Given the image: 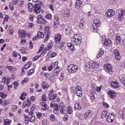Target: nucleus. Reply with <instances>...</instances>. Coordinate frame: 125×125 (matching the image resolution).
<instances>
[{"mask_svg": "<svg viewBox=\"0 0 125 125\" xmlns=\"http://www.w3.org/2000/svg\"><path fill=\"white\" fill-rule=\"evenodd\" d=\"M83 39L80 35L75 34L71 38V42L74 45H80Z\"/></svg>", "mask_w": 125, "mask_h": 125, "instance_id": "1", "label": "nucleus"}, {"mask_svg": "<svg viewBox=\"0 0 125 125\" xmlns=\"http://www.w3.org/2000/svg\"><path fill=\"white\" fill-rule=\"evenodd\" d=\"M78 69L79 67L76 65L74 64H70L67 67V70L69 71V73H70L71 74L76 73V72L78 71Z\"/></svg>", "mask_w": 125, "mask_h": 125, "instance_id": "2", "label": "nucleus"}, {"mask_svg": "<svg viewBox=\"0 0 125 125\" xmlns=\"http://www.w3.org/2000/svg\"><path fill=\"white\" fill-rule=\"evenodd\" d=\"M41 6H42V4H35L33 6V11L35 13L39 14L41 12Z\"/></svg>", "mask_w": 125, "mask_h": 125, "instance_id": "3", "label": "nucleus"}, {"mask_svg": "<svg viewBox=\"0 0 125 125\" xmlns=\"http://www.w3.org/2000/svg\"><path fill=\"white\" fill-rule=\"evenodd\" d=\"M100 21L97 19H95L93 23V27L94 30H97V28L100 26Z\"/></svg>", "mask_w": 125, "mask_h": 125, "instance_id": "4", "label": "nucleus"}, {"mask_svg": "<svg viewBox=\"0 0 125 125\" xmlns=\"http://www.w3.org/2000/svg\"><path fill=\"white\" fill-rule=\"evenodd\" d=\"M115 15V11L113 9H108L107 10L105 16L107 17H112V16Z\"/></svg>", "mask_w": 125, "mask_h": 125, "instance_id": "5", "label": "nucleus"}, {"mask_svg": "<svg viewBox=\"0 0 125 125\" xmlns=\"http://www.w3.org/2000/svg\"><path fill=\"white\" fill-rule=\"evenodd\" d=\"M114 54L115 55V59L116 60L120 61V60H121V55L120 54V51L118 50V49H114Z\"/></svg>", "mask_w": 125, "mask_h": 125, "instance_id": "6", "label": "nucleus"}, {"mask_svg": "<svg viewBox=\"0 0 125 125\" xmlns=\"http://www.w3.org/2000/svg\"><path fill=\"white\" fill-rule=\"evenodd\" d=\"M38 38H40L41 39H43L44 38V34L43 33L38 31L37 34V37H35L33 38V41H37Z\"/></svg>", "mask_w": 125, "mask_h": 125, "instance_id": "7", "label": "nucleus"}, {"mask_svg": "<svg viewBox=\"0 0 125 125\" xmlns=\"http://www.w3.org/2000/svg\"><path fill=\"white\" fill-rule=\"evenodd\" d=\"M32 104L31 102V99H27V101L23 102L22 103V108H25V107H28Z\"/></svg>", "mask_w": 125, "mask_h": 125, "instance_id": "8", "label": "nucleus"}, {"mask_svg": "<svg viewBox=\"0 0 125 125\" xmlns=\"http://www.w3.org/2000/svg\"><path fill=\"white\" fill-rule=\"evenodd\" d=\"M45 33L46 34V35H47L45 39L43 41L44 42H46L47 41H48V39H49V37H50L51 33L48 32V28H45Z\"/></svg>", "mask_w": 125, "mask_h": 125, "instance_id": "9", "label": "nucleus"}, {"mask_svg": "<svg viewBox=\"0 0 125 125\" xmlns=\"http://www.w3.org/2000/svg\"><path fill=\"white\" fill-rule=\"evenodd\" d=\"M58 25H59V18H58V16H55L54 20V28H57Z\"/></svg>", "mask_w": 125, "mask_h": 125, "instance_id": "10", "label": "nucleus"}, {"mask_svg": "<svg viewBox=\"0 0 125 125\" xmlns=\"http://www.w3.org/2000/svg\"><path fill=\"white\" fill-rule=\"evenodd\" d=\"M110 84L112 87H113L115 89H117V88L120 87V84L117 82H110Z\"/></svg>", "mask_w": 125, "mask_h": 125, "instance_id": "11", "label": "nucleus"}, {"mask_svg": "<svg viewBox=\"0 0 125 125\" xmlns=\"http://www.w3.org/2000/svg\"><path fill=\"white\" fill-rule=\"evenodd\" d=\"M114 120H115V116L114 115L110 114L106 117V121L108 123H112Z\"/></svg>", "mask_w": 125, "mask_h": 125, "instance_id": "12", "label": "nucleus"}, {"mask_svg": "<svg viewBox=\"0 0 125 125\" xmlns=\"http://www.w3.org/2000/svg\"><path fill=\"white\" fill-rule=\"evenodd\" d=\"M61 38H62V36H61V34L59 33H58L55 36V42L56 43H58V42L61 41Z\"/></svg>", "mask_w": 125, "mask_h": 125, "instance_id": "13", "label": "nucleus"}, {"mask_svg": "<svg viewBox=\"0 0 125 125\" xmlns=\"http://www.w3.org/2000/svg\"><path fill=\"white\" fill-rule=\"evenodd\" d=\"M125 10L121 9V12H119L118 13V19L119 21H121L122 19H123V17H124V14H125Z\"/></svg>", "mask_w": 125, "mask_h": 125, "instance_id": "14", "label": "nucleus"}, {"mask_svg": "<svg viewBox=\"0 0 125 125\" xmlns=\"http://www.w3.org/2000/svg\"><path fill=\"white\" fill-rule=\"evenodd\" d=\"M104 66L107 72H109V73H111L112 72V65H111V64L106 63L104 64Z\"/></svg>", "mask_w": 125, "mask_h": 125, "instance_id": "15", "label": "nucleus"}, {"mask_svg": "<svg viewBox=\"0 0 125 125\" xmlns=\"http://www.w3.org/2000/svg\"><path fill=\"white\" fill-rule=\"evenodd\" d=\"M19 34L20 38H24L27 36L26 33V31H25L24 30H20L19 31Z\"/></svg>", "mask_w": 125, "mask_h": 125, "instance_id": "16", "label": "nucleus"}, {"mask_svg": "<svg viewBox=\"0 0 125 125\" xmlns=\"http://www.w3.org/2000/svg\"><path fill=\"white\" fill-rule=\"evenodd\" d=\"M99 65V63L97 62H93L91 63V67L92 69H95L96 68H98V66Z\"/></svg>", "mask_w": 125, "mask_h": 125, "instance_id": "17", "label": "nucleus"}, {"mask_svg": "<svg viewBox=\"0 0 125 125\" xmlns=\"http://www.w3.org/2000/svg\"><path fill=\"white\" fill-rule=\"evenodd\" d=\"M109 95L110 96V98H112V99H114L115 97H116V95H117V93L116 92L114 91H109Z\"/></svg>", "mask_w": 125, "mask_h": 125, "instance_id": "18", "label": "nucleus"}, {"mask_svg": "<svg viewBox=\"0 0 125 125\" xmlns=\"http://www.w3.org/2000/svg\"><path fill=\"white\" fill-rule=\"evenodd\" d=\"M82 4H83V2L81 0H77L76 1V3L75 5L76 8H77V9L80 8L82 6Z\"/></svg>", "mask_w": 125, "mask_h": 125, "instance_id": "19", "label": "nucleus"}, {"mask_svg": "<svg viewBox=\"0 0 125 125\" xmlns=\"http://www.w3.org/2000/svg\"><path fill=\"white\" fill-rule=\"evenodd\" d=\"M41 85L43 89H46L47 88H49V85L45 82H43L41 83Z\"/></svg>", "mask_w": 125, "mask_h": 125, "instance_id": "20", "label": "nucleus"}, {"mask_svg": "<svg viewBox=\"0 0 125 125\" xmlns=\"http://www.w3.org/2000/svg\"><path fill=\"white\" fill-rule=\"evenodd\" d=\"M37 18V23L39 24H43V20L42 18V15H38Z\"/></svg>", "mask_w": 125, "mask_h": 125, "instance_id": "21", "label": "nucleus"}, {"mask_svg": "<svg viewBox=\"0 0 125 125\" xmlns=\"http://www.w3.org/2000/svg\"><path fill=\"white\" fill-rule=\"evenodd\" d=\"M53 46V42H51L50 43H48L47 47L45 48V50H49L52 48V47Z\"/></svg>", "mask_w": 125, "mask_h": 125, "instance_id": "22", "label": "nucleus"}, {"mask_svg": "<svg viewBox=\"0 0 125 125\" xmlns=\"http://www.w3.org/2000/svg\"><path fill=\"white\" fill-rule=\"evenodd\" d=\"M115 40L116 43H117V44H119L120 42H121V36H120V35L118 34H115Z\"/></svg>", "mask_w": 125, "mask_h": 125, "instance_id": "23", "label": "nucleus"}, {"mask_svg": "<svg viewBox=\"0 0 125 125\" xmlns=\"http://www.w3.org/2000/svg\"><path fill=\"white\" fill-rule=\"evenodd\" d=\"M84 25V20L82 19L80 21L79 27L81 29H83V28Z\"/></svg>", "mask_w": 125, "mask_h": 125, "instance_id": "24", "label": "nucleus"}, {"mask_svg": "<svg viewBox=\"0 0 125 125\" xmlns=\"http://www.w3.org/2000/svg\"><path fill=\"white\" fill-rule=\"evenodd\" d=\"M104 53V50L103 49H101L99 51L97 55V58H99V57H101L102 55H103Z\"/></svg>", "mask_w": 125, "mask_h": 125, "instance_id": "25", "label": "nucleus"}, {"mask_svg": "<svg viewBox=\"0 0 125 125\" xmlns=\"http://www.w3.org/2000/svg\"><path fill=\"white\" fill-rule=\"evenodd\" d=\"M107 114H108V112H107V110H104L101 113V117L103 119H104V118H106L107 116Z\"/></svg>", "mask_w": 125, "mask_h": 125, "instance_id": "26", "label": "nucleus"}, {"mask_svg": "<svg viewBox=\"0 0 125 125\" xmlns=\"http://www.w3.org/2000/svg\"><path fill=\"white\" fill-rule=\"evenodd\" d=\"M33 8H34V6H33V4L32 3H29L28 4V10L30 12H32L33 11Z\"/></svg>", "mask_w": 125, "mask_h": 125, "instance_id": "27", "label": "nucleus"}, {"mask_svg": "<svg viewBox=\"0 0 125 125\" xmlns=\"http://www.w3.org/2000/svg\"><path fill=\"white\" fill-rule=\"evenodd\" d=\"M63 16H64V17H65L66 18H68V17H70V11H69V10L64 11V12L63 13Z\"/></svg>", "mask_w": 125, "mask_h": 125, "instance_id": "28", "label": "nucleus"}, {"mask_svg": "<svg viewBox=\"0 0 125 125\" xmlns=\"http://www.w3.org/2000/svg\"><path fill=\"white\" fill-rule=\"evenodd\" d=\"M91 113V110H88L85 112V114L84 115V118L85 120H86V119L89 117V115H90Z\"/></svg>", "mask_w": 125, "mask_h": 125, "instance_id": "29", "label": "nucleus"}, {"mask_svg": "<svg viewBox=\"0 0 125 125\" xmlns=\"http://www.w3.org/2000/svg\"><path fill=\"white\" fill-rule=\"evenodd\" d=\"M59 73H60V71L59 70V69H55L53 72V76L54 77H56V76H57L58 75V74H59Z\"/></svg>", "mask_w": 125, "mask_h": 125, "instance_id": "30", "label": "nucleus"}, {"mask_svg": "<svg viewBox=\"0 0 125 125\" xmlns=\"http://www.w3.org/2000/svg\"><path fill=\"white\" fill-rule=\"evenodd\" d=\"M35 72V69L32 68L30 69L28 72H27V76H32L33 74Z\"/></svg>", "mask_w": 125, "mask_h": 125, "instance_id": "31", "label": "nucleus"}, {"mask_svg": "<svg viewBox=\"0 0 125 125\" xmlns=\"http://www.w3.org/2000/svg\"><path fill=\"white\" fill-rule=\"evenodd\" d=\"M71 33V27H67L65 29V36H68V35H70V33Z\"/></svg>", "mask_w": 125, "mask_h": 125, "instance_id": "32", "label": "nucleus"}, {"mask_svg": "<svg viewBox=\"0 0 125 125\" xmlns=\"http://www.w3.org/2000/svg\"><path fill=\"white\" fill-rule=\"evenodd\" d=\"M74 107L76 109H78V110H81L82 109V107H81V104H80V103H75Z\"/></svg>", "mask_w": 125, "mask_h": 125, "instance_id": "33", "label": "nucleus"}, {"mask_svg": "<svg viewBox=\"0 0 125 125\" xmlns=\"http://www.w3.org/2000/svg\"><path fill=\"white\" fill-rule=\"evenodd\" d=\"M111 42V40H110V39H105V40L104 41V45H106V46H108V45H109V44H110V43Z\"/></svg>", "mask_w": 125, "mask_h": 125, "instance_id": "34", "label": "nucleus"}, {"mask_svg": "<svg viewBox=\"0 0 125 125\" xmlns=\"http://www.w3.org/2000/svg\"><path fill=\"white\" fill-rule=\"evenodd\" d=\"M73 113V107L71 106L67 107V114L71 115Z\"/></svg>", "mask_w": 125, "mask_h": 125, "instance_id": "35", "label": "nucleus"}, {"mask_svg": "<svg viewBox=\"0 0 125 125\" xmlns=\"http://www.w3.org/2000/svg\"><path fill=\"white\" fill-rule=\"evenodd\" d=\"M31 65H32V62H28L24 65V68L25 70H28L31 67Z\"/></svg>", "mask_w": 125, "mask_h": 125, "instance_id": "36", "label": "nucleus"}, {"mask_svg": "<svg viewBox=\"0 0 125 125\" xmlns=\"http://www.w3.org/2000/svg\"><path fill=\"white\" fill-rule=\"evenodd\" d=\"M11 124V121L9 119H5L4 121V125H10Z\"/></svg>", "mask_w": 125, "mask_h": 125, "instance_id": "37", "label": "nucleus"}, {"mask_svg": "<svg viewBox=\"0 0 125 125\" xmlns=\"http://www.w3.org/2000/svg\"><path fill=\"white\" fill-rule=\"evenodd\" d=\"M54 113L55 114H58V112H57L58 111V109H59V105H58L57 104H55L54 107Z\"/></svg>", "mask_w": 125, "mask_h": 125, "instance_id": "38", "label": "nucleus"}, {"mask_svg": "<svg viewBox=\"0 0 125 125\" xmlns=\"http://www.w3.org/2000/svg\"><path fill=\"white\" fill-rule=\"evenodd\" d=\"M65 45H66V43L64 42H62L60 43V48L62 50H63V49H64V48H65Z\"/></svg>", "mask_w": 125, "mask_h": 125, "instance_id": "39", "label": "nucleus"}, {"mask_svg": "<svg viewBox=\"0 0 125 125\" xmlns=\"http://www.w3.org/2000/svg\"><path fill=\"white\" fill-rule=\"evenodd\" d=\"M76 94L77 95V96H79V97H82L83 96V91H82V90L80 91H78L76 92Z\"/></svg>", "mask_w": 125, "mask_h": 125, "instance_id": "40", "label": "nucleus"}, {"mask_svg": "<svg viewBox=\"0 0 125 125\" xmlns=\"http://www.w3.org/2000/svg\"><path fill=\"white\" fill-rule=\"evenodd\" d=\"M60 111L61 114H62V115H65V114L67 113V110H66V108L65 107L62 108V110L60 109Z\"/></svg>", "mask_w": 125, "mask_h": 125, "instance_id": "41", "label": "nucleus"}, {"mask_svg": "<svg viewBox=\"0 0 125 125\" xmlns=\"http://www.w3.org/2000/svg\"><path fill=\"white\" fill-rule=\"evenodd\" d=\"M57 97V94H54L52 95L50 98L49 100H54L55 99H56V98Z\"/></svg>", "mask_w": 125, "mask_h": 125, "instance_id": "42", "label": "nucleus"}, {"mask_svg": "<svg viewBox=\"0 0 125 125\" xmlns=\"http://www.w3.org/2000/svg\"><path fill=\"white\" fill-rule=\"evenodd\" d=\"M23 117L24 118L25 124H28L29 123V117H28V116L26 114H24Z\"/></svg>", "mask_w": 125, "mask_h": 125, "instance_id": "43", "label": "nucleus"}, {"mask_svg": "<svg viewBox=\"0 0 125 125\" xmlns=\"http://www.w3.org/2000/svg\"><path fill=\"white\" fill-rule=\"evenodd\" d=\"M90 99H91V102H92V103H93L94 102V101H95V97H94V95L93 94V93L91 94Z\"/></svg>", "mask_w": 125, "mask_h": 125, "instance_id": "44", "label": "nucleus"}, {"mask_svg": "<svg viewBox=\"0 0 125 125\" xmlns=\"http://www.w3.org/2000/svg\"><path fill=\"white\" fill-rule=\"evenodd\" d=\"M18 1H20L19 4V6L20 7H21V6H23L24 4V1L23 0H18Z\"/></svg>", "mask_w": 125, "mask_h": 125, "instance_id": "45", "label": "nucleus"}, {"mask_svg": "<svg viewBox=\"0 0 125 125\" xmlns=\"http://www.w3.org/2000/svg\"><path fill=\"white\" fill-rule=\"evenodd\" d=\"M0 97H1V98H2L3 99H4V98H5V97H6V96H7V95L4 94L2 92H1L0 93Z\"/></svg>", "mask_w": 125, "mask_h": 125, "instance_id": "46", "label": "nucleus"}, {"mask_svg": "<svg viewBox=\"0 0 125 125\" xmlns=\"http://www.w3.org/2000/svg\"><path fill=\"white\" fill-rule=\"evenodd\" d=\"M8 104H10V101L9 100H6L3 102L2 105L6 106V105H8Z\"/></svg>", "mask_w": 125, "mask_h": 125, "instance_id": "47", "label": "nucleus"}, {"mask_svg": "<svg viewBox=\"0 0 125 125\" xmlns=\"http://www.w3.org/2000/svg\"><path fill=\"white\" fill-rule=\"evenodd\" d=\"M59 80L60 82H62V81L64 80V74H63L62 73H61L59 77Z\"/></svg>", "mask_w": 125, "mask_h": 125, "instance_id": "48", "label": "nucleus"}, {"mask_svg": "<svg viewBox=\"0 0 125 125\" xmlns=\"http://www.w3.org/2000/svg\"><path fill=\"white\" fill-rule=\"evenodd\" d=\"M63 108H65V105L63 103H61L60 104L59 110H62Z\"/></svg>", "mask_w": 125, "mask_h": 125, "instance_id": "49", "label": "nucleus"}, {"mask_svg": "<svg viewBox=\"0 0 125 125\" xmlns=\"http://www.w3.org/2000/svg\"><path fill=\"white\" fill-rule=\"evenodd\" d=\"M40 57L41 56L40 55L36 56L35 57H34L32 59V60L33 62L37 61V60H38L39 58H40Z\"/></svg>", "mask_w": 125, "mask_h": 125, "instance_id": "50", "label": "nucleus"}, {"mask_svg": "<svg viewBox=\"0 0 125 125\" xmlns=\"http://www.w3.org/2000/svg\"><path fill=\"white\" fill-rule=\"evenodd\" d=\"M50 119L51 122H54V121H55V116L53 114H51L50 116Z\"/></svg>", "mask_w": 125, "mask_h": 125, "instance_id": "51", "label": "nucleus"}, {"mask_svg": "<svg viewBox=\"0 0 125 125\" xmlns=\"http://www.w3.org/2000/svg\"><path fill=\"white\" fill-rule=\"evenodd\" d=\"M53 67L55 69H58V62L56 61L53 64Z\"/></svg>", "mask_w": 125, "mask_h": 125, "instance_id": "52", "label": "nucleus"}, {"mask_svg": "<svg viewBox=\"0 0 125 125\" xmlns=\"http://www.w3.org/2000/svg\"><path fill=\"white\" fill-rule=\"evenodd\" d=\"M29 82V79L28 78H25L21 81L22 83H27Z\"/></svg>", "mask_w": 125, "mask_h": 125, "instance_id": "53", "label": "nucleus"}, {"mask_svg": "<svg viewBox=\"0 0 125 125\" xmlns=\"http://www.w3.org/2000/svg\"><path fill=\"white\" fill-rule=\"evenodd\" d=\"M9 6L10 7V9H11V10H14V6H13V3L10 2L9 4Z\"/></svg>", "mask_w": 125, "mask_h": 125, "instance_id": "54", "label": "nucleus"}, {"mask_svg": "<svg viewBox=\"0 0 125 125\" xmlns=\"http://www.w3.org/2000/svg\"><path fill=\"white\" fill-rule=\"evenodd\" d=\"M102 105L103 107H104V108H105V109H106V108H108L109 107V104L105 102L103 103Z\"/></svg>", "mask_w": 125, "mask_h": 125, "instance_id": "55", "label": "nucleus"}, {"mask_svg": "<svg viewBox=\"0 0 125 125\" xmlns=\"http://www.w3.org/2000/svg\"><path fill=\"white\" fill-rule=\"evenodd\" d=\"M40 105H41V106H44V107H48L47 106V104H46V103L45 102L40 103Z\"/></svg>", "mask_w": 125, "mask_h": 125, "instance_id": "56", "label": "nucleus"}, {"mask_svg": "<svg viewBox=\"0 0 125 125\" xmlns=\"http://www.w3.org/2000/svg\"><path fill=\"white\" fill-rule=\"evenodd\" d=\"M21 53L23 54H25V53H27V51H26V48H21Z\"/></svg>", "mask_w": 125, "mask_h": 125, "instance_id": "57", "label": "nucleus"}, {"mask_svg": "<svg viewBox=\"0 0 125 125\" xmlns=\"http://www.w3.org/2000/svg\"><path fill=\"white\" fill-rule=\"evenodd\" d=\"M75 91H80L82 90V88L79 86L77 85L75 87Z\"/></svg>", "mask_w": 125, "mask_h": 125, "instance_id": "58", "label": "nucleus"}, {"mask_svg": "<svg viewBox=\"0 0 125 125\" xmlns=\"http://www.w3.org/2000/svg\"><path fill=\"white\" fill-rule=\"evenodd\" d=\"M45 17H46V19H48L49 20H50V19H51V18H52L51 14H48L45 16Z\"/></svg>", "mask_w": 125, "mask_h": 125, "instance_id": "59", "label": "nucleus"}, {"mask_svg": "<svg viewBox=\"0 0 125 125\" xmlns=\"http://www.w3.org/2000/svg\"><path fill=\"white\" fill-rule=\"evenodd\" d=\"M35 116L34 115H33L32 116H31L29 120V122L30 123H32V122H34L35 121Z\"/></svg>", "mask_w": 125, "mask_h": 125, "instance_id": "60", "label": "nucleus"}, {"mask_svg": "<svg viewBox=\"0 0 125 125\" xmlns=\"http://www.w3.org/2000/svg\"><path fill=\"white\" fill-rule=\"evenodd\" d=\"M9 17H8V15H6L4 18V21H5V22H8V19Z\"/></svg>", "mask_w": 125, "mask_h": 125, "instance_id": "61", "label": "nucleus"}, {"mask_svg": "<svg viewBox=\"0 0 125 125\" xmlns=\"http://www.w3.org/2000/svg\"><path fill=\"white\" fill-rule=\"evenodd\" d=\"M42 101H46L47 100V99H46V97L45 96V95L43 94L42 95Z\"/></svg>", "mask_w": 125, "mask_h": 125, "instance_id": "62", "label": "nucleus"}, {"mask_svg": "<svg viewBox=\"0 0 125 125\" xmlns=\"http://www.w3.org/2000/svg\"><path fill=\"white\" fill-rule=\"evenodd\" d=\"M119 115H120V116H121V117H124L125 115V111H120L119 112Z\"/></svg>", "mask_w": 125, "mask_h": 125, "instance_id": "63", "label": "nucleus"}, {"mask_svg": "<svg viewBox=\"0 0 125 125\" xmlns=\"http://www.w3.org/2000/svg\"><path fill=\"white\" fill-rule=\"evenodd\" d=\"M53 68H54L53 66V63H52L50 64V66L48 67V71H52Z\"/></svg>", "mask_w": 125, "mask_h": 125, "instance_id": "64", "label": "nucleus"}]
</instances>
